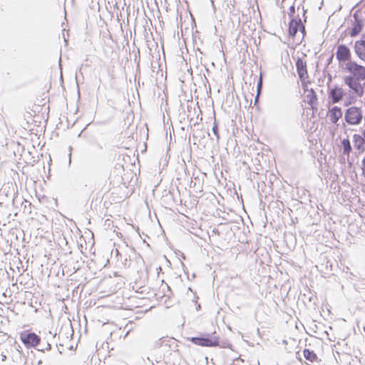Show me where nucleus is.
Masks as SVG:
<instances>
[{"label": "nucleus", "mask_w": 365, "mask_h": 365, "mask_svg": "<svg viewBox=\"0 0 365 365\" xmlns=\"http://www.w3.org/2000/svg\"><path fill=\"white\" fill-rule=\"evenodd\" d=\"M351 51L349 48L345 44H339L337 46L336 51V58L339 61V66L341 68H344L343 63L349 62V61H351Z\"/></svg>", "instance_id": "obj_5"}, {"label": "nucleus", "mask_w": 365, "mask_h": 365, "mask_svg": "<svg viewBox=\"0 0 365 365\" xmlns=\"http://www.w3.org/2000/svg\"><path fill=\"white\" fill-rule=\"evenodd\" d=\"M195 122V120H193V118H190V123Z\"/></svg>", "instance_id": "obj_38"}, {"label": "nucleus", "mask_w": 365, "mask_h": 365, "mask_svg": "<svg viewBox=\"0 0 365 365\" xmlns=\"http://www.w3.org/2000/svg\"><path fill=\"white\" fill-rule=\"evenodd\" d=\"M184 272H185V273L187 275V279H189V280H190V277H189V275H188V273H187L185 269H184Z\"/></svg>", "instance_id": "obj_37"}, {"label": "nucleus", "mask_w": 365, "mask_h": 365, "mask_svg": "<svg viewBox=\"0 0 365 365\" xmlns=\"http://www.w3.org/2000/svg\"><path fill=\"white\" fill-rule=\"evenodd\" d=\"M294 14H295V6H294V4H292V6H289V12H288V16L290 18V19L296 17V16H294Z\"/></svg>", "instance_id": "obj_21"}, {"label": "nucleus", "mask_w": 365, "mask_h": 365, "mask_svg": "<svg viewBox=\"0 0 365 365\" xmlns=\"http://www.w3.org/2000/svg\"><path fill=\"white\" fill-rule=\"evenodd\" d=\"M197 124H198V122H195V123H193V125H193V126H195Z\"/></svg>", "instance_id": "obj_41"}, {"label": "nucleus", "mask_w": 365, "mask_h": 365, "mask_svg": "<svg viewBox=\"0 0 365 365\" xmlns=\"http://www.w3.org/2000/svg\"><path fill=\"white\" fill-rule=\"evenodd\" d=\"M362 134H363V135H362V136H363V137H364V138L365 139V130L363 131Z\"/></svg>", "instance_id": "obj_40"}, {"label": "nucleus", "mask_w": 365, "mask_h": 365, "mask_svg": "<svg viewBox=\"0 0 365 365\" xmlns=\"http://www.w3.org/2000/svg\"><path fill=\"white\" fill-rule=\"evenodd\" d=\"M134 61L137 63L138 68L139 67L140 63V50L137 49V52L134 54Z\"/></svg>", "instance_id": "obj_25"}, {"label": "nucleus", "mask_w": 365, "mask_h": 365, "mask_svg": "<svg viewBox=\"0 0 365 365\" xmlns=\"http://www.w3.org/2000/svg\"><path fill=\"white\" fill-rule=\"evenodd\" d=\"M307 11V9H304L303 8V19H304V21L306 22L307 21V16H306V13Z\"/></svg>", "instance_id": "obj_28"}, {"label": "nucleus", "mask_w": 365, "mask_h": 365, "mask_svg": "<svg viewBox=\"0 0 365 365\" xmlns=\"http://www.w3.org/2000/svg\"><path fill=\"white\" fill-rule=\"evenodd\" d=\"M215 333V331L212 333L200 332L196 336L187 337V340L197 346L215 347L217 344Z\"/></svg>", "instance_id": "obj_2"}, {"label": "nucleus", "mask_w": 365, "mask_h": 365, "mask_svg": "<svg viewBox=\"0 0 365 365\" xmlns=\"http://www.w3.org/2000/svg\"><path fill=\"white\" fill-rule=\"evenodd\" d=\"M302 24L303 23L299 15H297L295 18L291 19L288 28L289 37L294 40L297 36V32L299 31V29Z\"/></svg>", "instance_id": "obj_6"}, {"label": "nucleus", "mask_w": 365, "mask_h": 365, "mask_svg": "<svg viewBox=\"0 0 365 365\" xmlns=\"http://www.w3.org/2000/svg\"><path fill=\"white\" fill-rule=\"evenodd\" d=\"M191 108V107L190 106H187V110L190 111V109Z\"/></svg>", "instance_id": "obj_43"}, {"label": "nucleus", "mask_w": 365, "mask_h": 365, "mask_svg": "<svg viewBox=\"0 0 365 365\" xmlns=\"http://www.w3.org/2000/svg\"><path fill=\"white\" fill-rule=\"evenodd\" d=\"M344 71L350 73L344 78V83L346 84V78H350V82L357 83L365 80V67L358 64L354 61H349L346 63L345 67L343 68Z\"/></svg>", "instance_id": "obj_1"}, {"label": "nucleus", "mask_w": 365, "mask_h": 365, "mask_svg": "<svg viewBox=\"0 0 365 365\" xmlns=\"http://www.w3.org/2000/svg\"><path fill=\"white\" fill-rule=\"evenodd\" d=\"M354 21L351 24V29L349 32L351 36H356L359 34L364 28V21L357 16V14H354Z\"/></svg>", "instance_id": "obj_9"}, {"label": "nucleus", "mask_w": 365, "mask_h": 365, "mask_svg": "<svg viewBox=\"0 0 365 365\" xmlns=\"http://www.w3.org/2000/svg\"><path fill=\"white\" fill-rule=\"evenodd\" d=\"M354 51L361 60L365 61V44L355 42Z\"/></svg>", "instance_id": "obj_14"}, {"label": "nucleus", "mask_w": 365, "mask_h": 365, "mask_svg": "<svg viewBox=\"0 0 365 365\" xmlns=\"http://www.w3.org/2000/svg\"><path fill=\"white\" fill-rule=\"evenodd\" d=\"M342 110L340 107L334 106L329 111V116L332 123H336L342 116Z\"/></svg>", "instance_id": "obj_12"}, {"label": "nucleus", "mask_w": 365, "mask_h": 365, "mask_svg": "<svg viewBox=\"0 0 365 365\" xmlns=\"http://www.w3.org/2000/svg\"><path fill=\"white\" fill-rule=\"evenodd\" d=\"M42 364V360H38V361L37 362V365H41Z\"/></svg>", "instance_id": "obj_36"}, {"label": "nucleus", "mask_w": 365, "mask_h": 365, "mask_svg": "<svg viewBox=\"0 0 365 365\" xmlns=\"http://www.w3.org/2000/svg\"><path fill=\"white\" fill-rule=\"evenodd\" d=\"M332 58H333V56L331 55V56L329 58V59H328V62L329 63V62L332 60Z\"/></svg>", "instance_id": "obj_34"}, {"label": "nucleus", "mask_w": 365, "mask_h": 365, "mask_svg": "<svg viewBox=\"0 0 365 365\" xmlns=\"http://www.w3.org/2000/svg\"><path fill=\"white\" fill-rule=\"evenodd\" d=\"M261 86H262V80L259 79L257 83V91L258 92L259 91Z\"/></svg>", "instance_id": "obj_29"}, {"label": "nucleus", "mask_w": 365, "mask_h": 365, "mask_svg": "<svg viewBox=\"0 0 365 365\" xmlns=\"http://www.w3.org/2000/svg\"><path fill=\"white\" fill-rule=\"evenodd\" d=\"M147 359L152 364V365H155L154 361L152 359H150V357H148Z\"/></svg>", "instance_id": "obj_31"}, {"label": "nucleus", "mask_w": 365, "mask_h": 365, "mask_svg": "<svg viewBox=\"0 0 365 365\" xmlns=\"http://www.w3.org/2000/svg\"><path fill=\"white\" fill-rule=\"evenodd\" d=\"M344 96L345 93L341 87L336 85L332 88H329L328 96L333 103H339Z\"/></svg>", "instance_id": "obj_7"}, {"label": "nucleus", "mask_w": 365, "mask_h": 365, "mask_svg": "<svg viewBox=\"0 0 365 365\" xmlns=\"http://www.w3.org/2000/svg\"><path fill=\"white\" fill-rule=\"evenodd\" d=\"M159 361H158V360H155V364H159Z\"/></svg>", "instance_id": "obj_45"}, {"label": "nucleus", "mask_w": 365, "mask_h": 365, "mask_svg": "<svg viewBox=\"0 0 365 365\" xmlns=\"http://www.w3.org/2000/svg\"><path fill=\"white\" fill-rule=\"evenodd\" d=\"M20 339L24 346L28 348L36 349L41 342V337L30 330H24L20 333Z\"/></svg>", "instance_id": "obj_3"}, {"label": "nucleus", "mask_w": 365, "mask_h": 365, "mask_svg": "<svg viewBox=\"0 0 365 365\" xmlns=\"http://www.w3.org/2000/svg\"><path fill=\"white\" fill-rule=\"evenodd\" d=\"M195 277H196V274H195V273H193V274H192V278H195Z\"/></svg>", "instance_id": "obj_42"}, {"label": "nucleus", "mask_w": 365, "mask_h": 365, "mask_svg": "<svg viewBox=\"0 0 365 365\" xmlns=\"http://www.w3.org/2000/svg\"><path fill=\"white\" fill-rule=\"evenodd\" d=\"M354 147L361 154L365 150V139L359 134H354L353 135Z\"/></svg>", "instance_id": "obj_11"}, {"label": "nucleus", "mask_w": 365, "mask_h": 365, "mask_svg": "<svg viewBox=\"0 0 365 365\" xmlns=\"http://www.w3.org/2000/svg\"><path fill=\"white\" fill-rule=\"evenodd\" d=\"M193 295H194V297H193L192 301L195 302V305H196V310H197V311H199V310H200V309H201V306H200V304L197 302L198 296L197 295L196 292H194V293H193Z\"/></svg>", "instance_id": "obj_22"}, {"label": "nucleus", "mask_w": 365, "mask_h": 365, "mask_svg": "<svg viewBox=\"0 0 365 365\" xmlns=\"http://www.w3.org/2000/svg\"><path fill=\"white\" fill-rule=\"evenodd\" d=\"M356 101V98L354 96H349L344 101V106H349Z\"/></svg>", "instance_id": "obj_19"}, {"label": "nucleus", "mask_w": 365, "mask_h": 365, "mask_svg": "<svg viewBox=\"0 0 365 365\" xmlns=\"http://www.w3.org/2000/svg\"><path fill=\"white\" fill-rule=\"evenodd\" d=\"M51 349V345L48 342L46 343V348H41L38 349L37 350L41 352H44L45 350L49 351Z\"/></svg>", "instance_id": "obj_26"}, {"label": "nucleus", "mask_w": 365, "mask_h": 365, "mask_svg": "<svg viewBox=\"0 0 365 365\" xmlns=\"http://www.w3.org/2000/svg\"><path fill=\"white\" fill-rule=\"evenodd\" d=\"M214 119H215V120H214L213 125L212 128V131L213 134L215 135L217 140H219L220 133H219L218 123L215 116H214Z\"/></svg>", "instance_id": "obj_18"}, {"label": "nucleus", "mask_w": 365, "mask_h": 365, "mask_svg": "<svg viewBox=\"0 0 365 365\" xmlns=\"http://www.w3.org/2000/svg\"><path fill=\"white\" fill-rule=\"evenodd\" d=\"M160 340H162L161 344H163L165 342V341H166L163 338H161Z\"/></svg>", "instance_id": "obj_35"}, {"label": "nucleus", "mask_w": 365, "mask_h": 365, "mask_svg": "<svg viewBox=\"0 0 365 365\" xmlns=\"http://www.w3.org/2000/svg\"><path fill=\"white\" fill-rule=\"evenodd\" d=\"M341 143L343 148V154L349 156L352 150L349 140L348 138H344L341 140Z\"/></svg>", "instance_id": "obj_16"}, {"label": "nucleus", "mask_w": 365, "mask_h": 365, "mask_svg": "<svg viewBox=\"0 0 365 365\" xmlns=\"http://www.w3.org/2000/svg\"><path fill=\"white\" fill-rule=\"evenodd\" d=\"M158 269H159V270H160V271H161V270H162L161 267H159L158 268Z\"/></svg>", "instance_id": "obj_46"}, {"label": "nucleus", "mask_w": 365, "mask_h": 365, "mask_svg": "<svg viewBox=\"0 0 365 365\" xmlns=\"http://www.w3.org/2000/svg\"><path fill=\"white\" fill-rule=\"evenodd\" d=\"M202 117H200V121H202Z\"/></svg>", "instance_id": "obj_51"}, {"label": "nucleus", "mask_w": 365, "mask_h": 365, "mask_svg": "<svg viewBox=\"0 0 365 365\" xmlns=\"http://www.w3.org/2000/svg\"><path fill=\"white\" fill-rule=\"evenodd\" d=\"M217 344L215 347L227 348L232 351L234 350L232 344L227 339L220 341L218 336H217Z\"/></svg>", "instance_id": "obj_17"}, {"label": "nucleus", "mask_w": 365, "mask_h": 365, "mask_svg": "<svg viewBox=\"0 0 365 365\" xmlns=\"http://www.w3.org/2000/svg\"><path fill=\"white\" fill-rule=\"evenodd\" d=\"M296 69L299 80L308 78L307 62L302 58L298 57L297 58Z\"/></svg>", "instance_id": "obj_8"}, {"label": "nucleus", "mask_w": 365, "mask_h": 365, "mask_svg": "<svg viewBox=\"0 0 365 365\" xmlns=\"http://www.w3.org/2000/svg\"><path fill=\"white\" fill-rule=\"evenodd\" d=\"M158 365H167V364L164 361H159Z\"/></svg>", "instance_id": "obj_32"}, {"label": "nucleus", "mask_w": 365, "mask_h": 365, "mask_svg": "<svg viewBox=\"0 0 365 365\" xmlns=\"http://www.w3.org/2000/svg\"><path fill=\"white\" fill-rule=\"evenodd\" d=\"M304 357L311 362H314L317 360V355L311 349H304L303 351Z\"/></svg>", "instance_id": "obj_15"}, {"label": "nucleus", "mask_w": 365, "mask_h": 365, "mask_svg": "<svg viewBox=\"0 0 365 365\" xmlns=\"http://www.w3.org/2000/svg\"><path fill=\"white\" fill-rule=\"evenodd\" d=\"M362 110L360 108L352 106L346 110L344 120L349 125H359L362 120Z\"/></svg>", "instance_id": "obj_4"}, {"label": "nucleus", "mask_w": 365, "mask_h": 365, "mask_svg": "<svg viewBox=\"0 0 365 365\" xmlns=\"http://www.w3.org/2000/svg\"><path fill=\"white\" fill-rule=\"evenodd\" d=\"M188 289L192 292V290L190 287H189Z\"/></svg>", "instance_id": "obj_49"}, {"label": "nucleus", "mask_w": 365, "mask_h": 365, "mask_svg": "<svg viewBox=\"0 0 365 365\" xmlns=\"http://www.w3.org/2000/svg\"><path fill=\"white\" fill-rule=\"evenodd\" d=\"M362 175L365 177V168L362 167Z\"/></svg>", "instance_id": "obj_33"}, {"label": "nucleus", "mask_w": 365, "mask_h": 365, "mask_svg": "<svg viewBox=\"0 0 365 365\" xmlns=\"http://www.w3.org/2000/svg\"><path fill=\"white\" fill-rule=\"evenodd\" d=\"M175 344V347L178 346V344H175V342H173Z\"/></svg>", "instance_id": "obj_48"}, {"label": "nucleus", "mask_w": 365, "mask_h": 365, "mask_svg": "<svg viewBox=\"0 0 365 365\" xmlns=\"http://www.w3.org/2000/svg\"><path fill=\"white\" fill-rule=\"evenodd\" d=\"M299 31H300L302 34V37L301 38V40L299 41V43H300L302 40L304 39L305 35H306V29H305V26L304 24H302L301 26V27L299 29Z\"/></svg>", "instance_id": "obj_24"}, {"label": "nucleus", "mask_w": 365, "mask_h": 365, "mask_svg": "<svg viewBox=\"0 0 365 365\" xmlns=\"http://www.w3.org/2000/svg\"><path fill=\"white\" fill-rule=\"evenodd\" d=\"M165 345H168V344H165ZM169 346H170V347H172V345H171V344H169Z\"/></svg>", "instance_id": "obj_50"}, {"label": "nucleus", "mask_w": 365, "mask_h": 365, "mask_svg": "<svg viewBox=\"0 0 365 365\" xmlns=\"http://www.w3.org/2000/svg\"><path fill=\"white\" fill-rule=\"evenodd\" d=\"M98 147H99L101 149H102V148H103V147H102L101 145H98Z\"/></svg>", "instance_id": "obj_47"}, {"label": "nucleus", "mask_w": 365, "mask_h": 365, "mask_svg": "<svg viewBox=\"0 0 365 365\" xmlns=\"http://www.w3.org/2000/svg\"><path fill=\"white\" fill-rule=\"evenodd\" d=\"M1 356H2V359L1 360L3 361H4L6 359V355L4 354L3 353L1 354Z\"/></svg>", "instance_id": "obj_30"}, {"label": "nucleus", "mask_w": 365, "mask_h": 365, "mask_svg": "<svg viewBox=\"0 0 365 365\" xmlns=\"http://www.w3.org/2000/svg\"><path fill=\"white\" fill-rule=\"evenodd\" d=\"M195 122V120H193V118H190V123Z\"/></svg>", "instance_id": "obj_39"}, {"label": "nucleus", "mask_w": 365, "mask_h": 365, "mask_svg": "<svg viewBox=\"0 0 365 365\" xmlns=\"http://www.w3.org/2000/svg\"><path fill=\"white\" fill-rule=\"evenodd\" d=\"M227 9L229 10L230 13L232 14L233 15H236L235 14H234V10H235V1L234 0L229 1L227 4Z\"/></svg>", "instance_id": "obj_20"}, {"label": "nucleus", "mask_w": 365, "mask_h": 365, "mask_svg": "<svg viewBox=\"0 0 365 365\" xmlns=\"http://www.w3.org/2000/svg\"><path fill=\"white\" fill-rule=\"evenodd\" d=\"M346 85L353 91V92L359 97H361L364 93V83L361 82L353 83L350 82V78H346Z\"/></svg>", "instance_id": "obj_10"}, {"label": "nucleus", "mask_w": 365, "mask_h": 365, "mask_svg": "<svg viewBox=\"0 0 365 365\" xmlns=\"http://www.w3.org/2000/svg\"><path fill=\"white\" fill-rule=\"evenodd\" d=\"M356 42H359L360 43L365 44V33L363 34L361 38L359 41H356Z\"/></svg>", "instance_id": "obj_27"}, {"label": "nucleus", "mask_w": 365, "mask_h": 365, "mask_svg": "<svg viewBox=\"0 0 365 365\" xmlns=\"http://www.w3.org/2000/svg\"><path fill=\"white\" fill-rule=\"evenodd\" d=\"M307 103L314 109H317V95L313 88L309 90V93L307 95Z\"/></svg>", "instance_id": "obj_13"}, {"label": "nucleus", "mask_w": 365, "mask_h": 365, "mask_svg": "<svg viewBox=\"0 0 365 365\" xmlns=\"http://www.w3.org/2000/svg\"><path fill=\"white\" fill-rule=\"evenodd\" d=\"M301 82H302V89L304 91H308L309 92V89H308V83H309L310 82L309 81H307V79H302V80H300Z\"/></svg>", "instance_id": "obj_23"}, {"label": "nucleus", "mask_w": 365, "mask_h": 365, "mask_svg": "<svg viewBox=\"0 0 365 365\" xmlns=\"http://www.w3.org/2000/svg\"><path fill=\"white\" fill-rule=\"evenodd\" d=\"M167 287H168V290L171 292L170 287L168 284H167Z\"/></svg>", "instance_id": "obj_44"}]
</instances>
